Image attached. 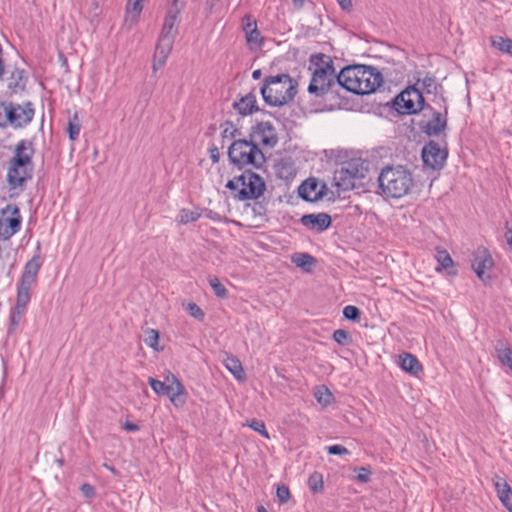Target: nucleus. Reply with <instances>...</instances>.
<instances>
[{"instance_id":"nucleus-1","label":"nucleus","mask_w":512,"mask_h":512,"mask_svg":"<svg viewBox=\"0 0 512 512\" xmlns=\"http://www.w3.org/2000/svg\"><path fill=\"white\" fill-rule=\"evenodd\" d=\"M34 149L29 140L19 141L12 158L7 163V183L11 196H18L26 189V183L33 175Z\"/></svg>"},{"instance_id":"nucleus-2","label":"nucleus","mask_w":512,"mask_h":512,"mask_svg":"<svg viewBox=\"0 0 512 512\" xmlns=\"http://www.w3.org/2000/svg\"><path fill=\"white\" fill-rule=\"evenodd\" d=\"M340 86L355 94H370L383 83L382 74L372 66L354 65L339 73Z\"/></svg>"},{"instance_id":"nucleus-3","label":"nucleus","mask_w":512,"mask_h":512,"mask_svg":"<svg viewBox=\"0 0 512 512\" xmlns=\"http://www.w3.org/2000/svg\"><path fill=\"white\" fill-rule=\"evenodd\" d=\"M312 70L308 92L317 98H322L334 87L340 86L339 74L333 66L331 58L325 54L311 56Z\"/></svg>"},{"instance_id":"nucleus-4","label":"nucleus","mask_w":512,"mask_h":512,"mask_svg":"<svg viewBox=\"0 0 512 512\" xmlns=\"http://www.w3.org/2000/svg\"><path fill=\"white\" fill-rule=\"evenodd\" d=\"M380 194L386 198L400 199L406 196L414 186L411 171L402 165L385 166L379 176Z\"/></svg>"},{"instance_id":"nucleus-5","label":"nucleus","mask_w":512,"mask_h":512,"mask_svg":"<svg viewBox=\"0 0 512 512\" xmlns=\"http://www.w3.org/2000/svg\"><path fill=\"white\" fill-rule=\"evenodd\" d=\"M181 7L178 5V0L173 1V6L168 10L156 44L153 70L156 71L162 68L174 45L175 38L178 34L180 24Z\"/></svg>"},{"instance_id":"nucleus-6","label":"nucleus","mask_w":512,"mask_h":512,"mask_svg":"<svg viewBox=\"0 0 512 512\" xmlns=\"http://www.w3.org/2000/svg\"><path fill=\"white\" fill-rule=\"evenodd\" d=\"M297 88L298 83L295 79L289 74L281 73L265 77L260 92L267 105L281 107L294 99Z\"/></svg>"},{"instance_id":"nucleus-7","label":"nucleus","mask_w":512,"mask_h":512,"mask_svg":"<svg viewBox=\"0 0 512 512\" xmlns=\"http://www.w3.org/2000/svg\"><path fill=\"white\" fill-rule=\"evenodd\" d=\"M228 157L239 168L246 166L261 168L266 162V157L261 148L257 147L250 139L235 140L229 146Z\"/></svg>"},{"instance_id":"nucleus-8","label":"nucleus","mask_w":512,"mask_h":512,"mask_svg":"<svg viewBox=\"0 0 512 512\" xmlns=\"http://www.w3.org/2000/svg\"><path fill=\"white\" fill-rule=\"evenodd\" d=\"M226 187L236 191L235 198L244 201L261 197L266 189V183L260 175L246 170L240 176L229 180Z\"/></svg>"},{"instance_id":"nucleus-9","label":"nucleus","mask_w":512,"mask_h":512,"mask_svg":"<svg viewBox=\"0 0 512 512\" xmlns=\"http://www.w3.org/2000/svg\"><path fill=\"white\" fill-rule=\"evenodd\" d=\"M423 106L422 92L414 86L406 88L394 100V107L401 114H416L423 109Z\"/></svg>"},{"instance_id":"nucleus-10","label":"nucleus","mask_w":512,"mask_h":512,"mask_svg":"<svg viewBox=\"0 0 512 512\" xmlns=\"http://www.w3.org/2000/svg\"><path fill=\"white\" fill-rule=\"evenodd\" d=\"M249 138L257 147L273 148L278 142L276 130L270 122H260L253 126Z\"/></svg>"},{"instance_id":"nucleus-11","label":"nucleus","mask_w":512,"mask_h":512,"mask_svg":"<svg viewBox=\"0 0 512 512\" xmlns=\"http://www.w3.org/2000/svg\"><path fill=\"white\" fill-rule=\"evenodd\" d=\"M494 266L493 258L490 252L484 248L479 247L475 250L472 260V268L477 277L485 284L489 283L491 276L487 273Z\"/></svg>"},{"instance_id":"nucleus-12","label":"nucleus","mask_w":512,"mask_h":512,"mask_svg":"<svg viewBox=\"0 0 512 512\" xmlns=\"http://www.w3.org/2000/svg\"><path fill=\"white\" fill-rule=\"evenodd\" d=\"M9 109L10 127L14 129L27 126L34 117V108L31 102L25 104L9 102Z\"/></svg>"},{"instance_id":"nucleus-13","label":"nucleus","mask_w":512,"mask_h":512,"mask_svg":"<svg viewBox=\"0 0 512 512\" xmlns=\"http://www.w3.org/2000/svg\"><path fill=\"white\" fill-rule=\"evenodd\" d=\"M447 158V150L435 141H429L422 149V159L426 166L441 169Z\"/></svg>"},{"instance_id":"nucleus-14","label":"nucleus","mask_w":512,"mask_h":512,"mask_svg":"<svg viewBox=\"0 0 512 512\" xmlns=\"http://www.w3.org/2000/svg\"><path fill=\"white\" fill-rule=\"evenodd\" d=\"M165 380L167 382L166 395L176 408H181L186 404L187 392L182 382L171 372H169Z\"/></svg>"},{"instance_id":"nucleus-15","label":"nucleus","mask_w":512,"mask_h":512,"mask_svg":"<svg viewBox=\"0 0 512 512\" xmlns=\"http://www.w3.org/2000/svg\"><path fill=\"white\" fill-rule=\"evenodd\" d=\"M326 185L315 178H308L298 188L299 196L308 202H315L323 198Z\"/></svg>"},{"instance_id":"nucleus-16","label":"nucleus","mask_w":512,"mask_h":512,"mask_svg":"<svg viewBox=\"0 0 512 512\" xmlns=\"http://www.w3.org/2000/svg\"><path fill=\"white\" fill-rule=\"evenodd\" d=\"M300 222L309 230L323 232L331 225V217L326 213L305 214L301 217Z\"/></svg>"},{"instance_id":"nucleus-17","label":"nucleus","mask_w":512,"mask_h":512,"mask_svg":"<svg viewBox=\"0 0 512 512\" xmlns=\"http://www.w3.org/2000/svg\"><path fill=\"white\" fill-rule=\"evenodd\" d=\"M33 286L31 285H24L22 283H19L18 290H17V298H16V305L15 310L12 315V321L16 323L21 315L25 312L27 305L30 301V293Z\"/></svg>"},{"instance_id":"nucleus-18","label":"nucleus","mask_w":512,"mask_h":512,"mask_svg":"<svg viewBox=\"0 0 512 512\" xmlns=\"http://www.w3.org/2000/svg\"><path fill=\"white\" fill-rule=\"evenodd\" d=\"M493 483L499 500L509 512H512V488L505 479L497 475Z\"/></svg>"},{"instance_id":"nucleus-19","label":"nucleus","mask_w":512,"mask_h":512,"mask_svg":"<svg viewBox=\"0 0 512 512\" xmlns=\"http://www.w3.org/2000/svg\"><path fill=\"white\" fill-rule=\"evenodd\" d=\"M233 108L242 116L250 115L258 110L256 95L248 93L234 101Z\"/></svg>"},{"instance_id":"nucleus-20","label":"nucleus","mask_w":512,"mask_h":512,"mask_svg":"<svg viewBox=\"0 0 512 512\" xmlns=\"http://www.w3.org/2000/svg\"><path fill=\"white\" fill-rule=\"evenodd\" d=\"M245 20L247 22L244 24L243 29L245 31L247 43L251 48L260 47L263 43V38L257 28L256 22H252L250 16H246Z\"/></svg>"},{"instance_id":"nucleus-21","label":"nucleus","mask_w":512,"mask_h":512,"mask_svg":"<svg viewBox=\"0 0 512 512\" xmlns=\"http://www.w3.org/2000/svg\"><path fill=\"white\" fill-rule=\"evenodd\" d=\"M40 266L41 264L38 257H33L30 259L24 267L20 283L33 286L36 281Z\"/></svg>"},{"instance_id":"nucleus-22","label":"nucleus","mask_w":512,"mask_h":512,"mask_svg":"<svg viewBox=\"0 0 512 512\" xmlns=\"http://www.w3.org/2000/svg\"><path fill=\"white\" fill-rule=\"evenodd\" d=\"M399 365L402 370L415 376L423 371L417 357L410 353H403L399 356Z\"/></svg>"},{"instance_id":"nucleus-23","label":"nucleus","mask_w":512,"mask_h":512,"mask_svg":"<svg viewBox=\"0 0 512 512\" xmlns=\"http://www.w3.org/2000/svg\"><path fill=\"white\" fill-rule=\"evenodd\" d=\"M447 126V120L440 112H434L433 118L426 124L425 132L429 136H438Z\"/></svg>"},{"instance_id":"nucleus-24","label":"nucleus","mask_w":512,"mask_h":512,"mask_svg":"<svg viewBox=\"0 0 512 512\" xmlns=\"http://www.w3.org/2000/svg\"><path fill=\"white\" fill-rule=\"evenodd\" d=\"M144 0H128L126 5L125 24L129 27L134 25L143 10Z\"/></svg>"},{"instance_id":"nucleus-25","label":"nucleus","mask_w":512,"mask_h":512,"mask_svg":"<svg viewBox=\"0 0 512 512\" xmlns=\"http://www.w3.org/2000/svg\"><path fill=\"white\" fill-rule=\"evenodd\" d=\"M26 85V78L24 75V71L20 69H15L11 72L10 77L8 78V88L13 92L17 93L19 91H23Z\"/></svg>"},{"instance_id":"nucleus-26","label":"nucleus","mask_w":512,"mask_h":512,"mask_svg":"<svg viewBox=\"0 0 512 512\" xmlns=\"http://www.w3.org/2000/svg\"><path fill=\"white\" fill-rule=\"evenodd\" d=\"M225 367L233 374L237 380L245 379V372L240 360L235 356H227L224 360Z\"/></svg>"},{"instance_id":"nucleus-27","label":"nucleus","mask_w":512,"mask_h":512,"mask_svg":"<svg viewBox=\"0 0 512 512\" xmlns=\"http://www.w3.org/2000/svg\"><path fill=\"white\" fill-rule=\"evenodd\" d=\"M490 44L493 48L512 56V39L495 35L490 37Z\"/></svg>"},{"instance_id":"nucleus-28","label":"nucleus","mask_w":512,"mask_h":512,"mask_svg":"<svg viewBox=\"0 0 512 512\" xmlns=\"http://www.w3.org/2000/svg\"><path fill=\"white\" fill-rule=\"evenodd\" d=\"M200 217L201 212L199 211V209L189 210L183 208L177 215L176 220L178 223L185 225L197 221Z\"/></svg>"},{"instance_id":"nucleus-29","label":"nucleus","mask_w":512,"mask_h":512,"mask_svg":"<svg viewBox=\"0 0 512 512\" xmlns=\"http://www.w3.org/2000/svg\"><path fill=\"white\" fill-rule=\"evenodd\" d=\"M292 261L297 267H300L305 271H310L311 266L315 264V258L308 253L295 254Z\"/></svg>"},{"instance_id":"nucleus-30","label":"nucleus","mask_w":512,"mask_h":512,"mask_svg":"<svg viewBox=\"0 0 512 512\" xmlns=\"http://www.w3.org/2000/svg\"><path fill=\"white\" fill-rule=\"evenodd\" d=\"M208 283L218 298L225 299L228 297V290L216 276H209Z\"/></svg>"},{"instance_id":"nucleus-31","label":"nucleus","mask_w":512,"mask_h":512,"mask_svg":"<svg viewBox=\"0 0 512 512\" xmlns=\"http://www.w3.org/2000/svg\"><path fill=\"white\" fill-rule=\"evenodd\" d=\"M498 360L512 371V349L509 347H496Z\"/></svg>"},{"instance_id":"nucleus-32","label":"nucleus","mask_w":512,"mask_h":512,"mask_svg":"<svg viewBox=\"0 0 512 512\" xmlns=\"http://www.w3.org/2000/svg\"><path fill=\"white\" fill-rule=\"evenodd\" d=\"M436 259L440 265V267L436 268L437 271H440L441 269H447L453 265V260L446 250H438Z\"/></svg>"},{"instance_id":"nucleus-33","label":"nucleus","mask_w":512,"mask_h":512,"mask_svg":"<svg viewBox=\"0 0 512 512\" xmlns=\"http://www.w3.org/2000/svg\"><path fill=\"white\" fill-rule=\"evenodd\" d=\"M315 398L320 404L327 406L332 402L333 395L326 387L323 386L317 389L315 392Z\"/></svg>"},{"instance_id":"nucleus-34","label":"nucleus","mask_w":512,"mask_h":512,"mask_svg":"<svg viewBox=\"0 0 512 512\" xmlns=\"http://www.w3.org/2000/svg\"><path fill=\"white\" fill-rule=\"evenodd\" d=\"M12 212H13V214H16L17 217H11V218L6 219L7 225L11 230L9 235H13L16 232H18L21 227V218L19 216V209L17 207H13Z\"/></svg>"},{"instance_id":"nucleus-35","label":"nucleus","mask_w":512,"mask_h":512,"mask_svg":"<svg viewBox=\"0 0 512 512\" xmlns=\"http://www.w3.org/2000/svg\"><path fill=\"white\" fill-rule=\"evenodd\" d=\"M333 339L339 345L348 346L352 343L351 336L349 333L343 329H337L333 332Z\"/></svg>"},{"instance_id":"nucleus-36","label":"nucleus","mask_w":512,"mask_h":512,"mask_svg":"<svg viewBox=\"0 0 512 512\" xmlns=\"http://www.w3.org/2000/svg\"><path fill=\"white\" fill-rule=\"evenodd\" d=\"M9 102H0V127L6 128L10 126L9 120Z\"/></svg>"},{"instance_id":"nucleus-37","label":"nucleus","mask_w":512,"mask_h":512,"mask_svg":"<svg viewBox=\"0 0 512 512\" xmlns=\"http://www.w3.org/2000/svg\"><path fill=\"white\" fill-rule=\"evenodd\" d=\"M309 488L313 492H319L323 489V478L320 473H313L308 479Z\"/></svg>"},{"instance_id":"nucleus-38","label":"nucleus","mask_w":512,"mask_h":512,"mask_svg":"<svg viewBox=\"0 0 512 512\" xmlns=\"http://www.w3.org/2000/svg\"><path fill=\"white\" fill-rule=\"evenodd\" d=\"M148 383H149L150 387L152 388V390L157 395H163V394L166 395V392H167V382H162V381L157 380L155 378L149 377Z\"/></svg>"},{"instance_id":"nucleus-39","label":"nucleus","mask_w":512,"mask_h":512,"mask_svg":"<svg viewBox=\"0 0 512 512\" xmlns=\"http://www.w3.org/2000/svg\"><path fill=\"white\" fill-rule=\"evenodd\" d=\"M80 124H79V120H78V116L75 114L73 119L69 120V124H68V133H69V138L71 140H75L78 138L79 136V133H80Z\"/></svg>"},{"instance_id":"nucleus-40","label":"nucleus","mask_w":512,"mask_h":512,"mask_svg":"<svg viewBox=\"0 0 512 512\" xmlns=\"http://www.w3.org/2000/svg\"><path fill=\"white\" fill-rule=\"evenodd\" d=\"M159 341V332L155 329H148L146 331V337L144 339V342L147 346L157 349Z\"/></svg>"},{"instance_id":"nucleus-41","label":"nucleus","mask_w":512,"mask_h":512,"mask_svg":"<svg viewBox=\"0 0 512 512\" xmlns=\"http://www.w3.org/2000/svg\"><path fill=\"white\" fill-rule=\"evenodd\" d=\"M186 310L190 316L202 321L205 317L203 310L194 302H190L186 305Z\"/></svg>"},{"instance_id":"nucleus-42","label":"nucleus","mask_w":512,"mask_h":512,"mask_svg":"<svg viewBox=\"0 0 512 512\" xmlns=\"http://www.w3.org/2000/svg\"><path fill=\"white\" fill-rule=\"evenodd\" d=\"M343 315L348 320L356 321L359 319L361 311L356 306L347 305L343 309Z\"/></svg>"},{"instance_id":"nucleus-43","label":"nucleus","mask_w":512,"mask_h":512,"mask_svg":"<svg viewBox=\"0 0 512 512\" xmlns=\"http://www.w3.org/2000/svg\"><path fill=\"white\" fill-rule=\"evenodd\" d=\"M249 427H251L254 431L260 433L263 437L269 439V433L266 430L265 423L262 420L254 419L249 424Z\"/></svg>"},{"instance_id":"nucleus-44","label":"nucleus","mask_w":512,"mask_h":512,"mask_svg":"<svg viewBox=\"0 0 512 512\" xmlns=\"http://www.w3.org/2000/svg\"><path fill=\"white\" fill-rule=\"evenodd\" d=\"M276 496L280 503H286L289 501L291 494L289 488L286 485H278L276 490Z\"/></svg>"},{"instance_id":"nucleus-45","label":"nucleus","mask_w":512,"mask_h":512,"mask_svg":"<svg viewBox=\"0 0 512 512\" xmlns=\"http://www.w3.org/2000/svg\"><path fill=\"white\" fill-rule=\"evenodd\" d=\"M222 137H230L235 138V133L238 132V130L234 127L233 123L230 121H226L222 126Z\"/></svg>"},{"instance_id":"nucleus-46","label":"nucleus","mask_w":512,"mask_h":512,"mask_svg":"<svg viewBox=\"0 0 512 512\" xmlns=\"http://www.w3.org/2000/svg\"><path fill=\"white\" fill-rule=\"evenodd\" d=\"M326 450L331 455H347L349 451L346 447L342 445H331L326 447Z\"/></svg>"},{"instance_id":"nucleus-47","label":"nucleus","mask_w":512,"mask_h":512,"mask_svg":"<svg viewBox=\"0 0 512 512\" xmlns=\"http://www.w3.org/2000/svg\"><path fill=\"white\" fill-rule=\"evenodd\" d=\"M370 475H371L370 470H368L367 468L361 467L358 469V474L356 476V479L359 482L367 483L370 481Z\"/></svg>"},{"instance_id":"nucleus-48","label":"nucleus","mask_w":512,"mask_h":512,"mask_svg":"<svg viewBox=\"0 0 512 512\" xmlns=\"http://www.w3.org/2000/svg\"><path fill=\"white\" fill-rule=\"evenodd\" d=\"M80 490L86 498H93L95 496V489L92 485L84 483L81 485Z\"/></svg>"},{"instance_id":"nucleus-49","label":"nucleus","mask_w":512,"mask_h":512,"mask_svg":"<svg viewBox=\"0 0 512 512\" xmlns=\"http://www.w3.org/2000/svg\"><path fill=\"white\" fill-rule=\"evenodd\" d=\"M278 167H279V174L281 177H287V175H284V171L288 173L291 172L292 170V164L291 163H288V162H284L282 161L281 163L278 164Z\"/></svg>"},{"instance_id":"nucleus-50","label":"nucleus","mask_w":512,"mask_h":512,"mask_svg":"<svg viewBox=\"0 0 512 512\" xmlns=\"http://www.w3.org/2000/svg\"><path fill=\"white\" fill-rule=\"evenodd\" d=\"M210 151V158L213 163H217L219 161V151L217 147H213L209 149Z\"/></svg>"},{"instance_id":"nucleus-51","label":"nucleus","mask_w":512,"mask_h":512,"mask_svg":"<svg viewBox=\"0 0 512 512\" xmlns=\"http://www.w3.org/2000/svg\"><path fill=\"white\" fill-rule=\"evenodd\" d=\"M124 429L129 431V432H135V431H138L139 430V426L137 424H134L132 422H129V421H126L124 423Z\"/></svg>"},{"instance_id":"nucleus-52","label":"nucleus","mask_w":512,"mask_h":512,"mask_svg":"<svg viewBox=\"0 0 512 512\" xmlns=\"http://www.w3.org/2000/svg\"><path fill=\"white\" fill-rule=\"evenodd\" d=\"M337 2L343 10L349 11L352 7L351 0H337Z\"/></svg>"},{"instance_id":"nucleus-53","label":"nucleus","mask_w":512,"mask_h":512,"mask_svg":"<svg viewBox=\"0 0 512 512\" xmlns=\"http://www.w3.org/2000/svg\"><path fill=\"white\" fill-rule=\"evenodd\" d=\"M208 218H210L211 220L213 221H219L220 220V216L219 214L209 210L207 215H206Z\"/></svg>"},{"instance_id":"nucleus-54","label":"nucleus","mask_w":512,"mask_h":512,"mask_svg":"<svg viewBox=\"0 0 512 512\" xmlns=\"http://www.w3.org/2000/svg\"><path fill=\"white\" fill-rule=\"evenodd\" d=\"M261 76H262V72H261V70H260V69L254 70V71L252 72V78H253L254 80H258V79H260V78H261Z\"/></svg>"},{"instance_id":"nucleus-55","label":"nucleus","mask_w":512,"mask_h":512,"mask_svg":"<svg viewBox=\"0 0 512 512\" xmlns=\"http://www.w3.org/2000/svg\"><path fill=\"white\" fill-rule=\"evenodd\" d=\"M506 240H507V243L512 246V230L509 229L508 230V233L506 234Z\"/></svg>"},{"instance_id":"nucleus-56","label":"nucleus","mask_w":512,"mask_h":512,"mask_svg":"<svg viewBox=\"0 0 512 512\" xmlns=\"http://www.w3.org/2000/svg\"><path fill=\"white\" fill-rule=\"evenodd\" d=\"M103 466H104L107 470H109L111 473H113V474H115V475H117V474H118V472L116 471V469H115L113 466H111V465H109V464H107V463H105Z\"/></svg>"},{"instance_id":"nucleus-57","label":"nucleus","mask_w":512,"mask_h":512,"mask_svg":"<svg viewBox=\"0 0 512 512\" xmlns=\"http://www.w3.org/2000/svg\"><path fill=\"white\" fill-rule=\"evenodd\" d=\"M293 3L296 7L301 8L304 5V0H293Z\"/></svg>"},{"instance_id":"nucleus-58","label":"nucleus","mask_w":512,"mask_h":512,"mask_svg":"<svg viewBox=\"0 0 512 512\" xmlns=\"http://www.w3.org/2000/svg\"><path fill=\"white\" fill-rule=\"evenodd\" d=\"M257 512H268V511L264 506L260 505L257 507Z\"/></svg>"},{"instance_id":"nucleus-59","label":"nucleus","mask_w":512,"mask_h":512,"mask_svg":"<svg viewBox=\"0 0 512 512\" xmlns=\"http://www.w3.org/2000/svg\"><path fill=\"white\" fill-rule=\"evenodd\" d=\"M426 82H429V83H430V82H432V79H431V78L424 79V80H423V84H424V85H426Z\"/></svg>"},{"instance_id":"nucleus-60","label":"nucleus","mask_w":512,"mask_h":512,"mask_svg":"<svg viewBox=\"0 0 512 512\" xmlns=\"http://www.w3.org/2000/svg\"><path fill=\"white\" fill-rule=\"evenodd\" d=\"M506 133H507L508 135H512V131H510V130H507V131H506Z\"/></svg>"}]
</instances>
